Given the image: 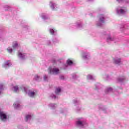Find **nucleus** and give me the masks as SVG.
<instances>
[{"label": "nucleus", "mask_w": 129, "mask_h": 129, "mask_svg": "<svg viewBox=\"0 0 129 129\" xmlns=\"http://www.w3.org/2000/svg\"><path fill=\"white\" fill-rule=\"evenodd\" d=\"M76 124L77 126H78L79 127H81V128H82L83 127H85V124H87L86 123L85 120L81 119L77 121L76 122Z\"/></svg>", "instance_id": "nucleus-4"}, {"label": "nucleus", "mask_w": 129, "mask_h": 129, "mask_svg": "<svg viewBox=\"0 0 129 129\" xmlns=\"http://www.w3.org/2000/svg\"><path fill=\"white\" fill-rule=\"evenodd\" d=\"M117 81L120 83H122V82L125 81V77H122L121 78H118L117 79Z\"/></svg>", "instance_id": "nucleus-15"}, {"label": "nucleus", "mask_w": 129, "mask_h": 129, "mask_svg": "<svg viewBox=\"0 0 129 129\" xmlns=\"http://www.w3.org/2000/svg\"><path fill=\"white\" fill-rule=\"evenodd\" d=\"M126 8L125 7H118L116 9V13L119 16H122L126 14Z\"/></svg>", "instance_id": "nucleus-1"}, {"label": "nucleus", "mask_w": 129, "mask_h": 129, "mask_svg": "<svg viewBox=\"0 0 129 129\" xmlns=\"http://www.w3.org/2000/svg\"><path fill=\"white\" fill-rule=\"evenodd\" d=\"M88 80H95L94 77L92 75H88L87 77Z\"/></svg>", "instance_id": "nucleus-21"}, {"label": "nucleus", "mask_w": 129, "mask_h": 129, "mask_svg": "<svg viewBox=\"0 0 129 129\" xmlns=\"http://www.w3.org/2000/svg\"><path fill=\"white\" fill-rule=\"evenodd\" d=\"M82 57L84 60H89L90 59V53L89 52H83Z\"/></svg>", "instance_id": "nucleus-7"}, {"label": "nucleus", "mask_w": 129, "mask_h": 129, "mask_svg": "<svg viewBox=\"0 0 129 129\" xmlns=\"http://www.w3.org/2000/svg\"><path fill=\"white\" fill-rule=\"evenodd\" d=\"M34 79L36 81H40V80H42V77L38 75H36L34 77Z\"/></svg>", "instance_id": "nucleus-22"}, {"label": "nucleus", "mask_w": 129, "mask_h": 129, "mask_svg": "<svg viewBox=\"0 0 129 129\" xmlns=\"http://www.w3.org/2000/svg\"><path fill=\"white\" fill-rule=\"evenodd\" d=\"M11 66H12V62H11L10 60H8L3 65V67L6 69L9 68Z\"/></svg>", "instance_id": "nucleus-9"}, {"label": "nucleus", "mask_w": 129, "mask_h": 129, "mask_svg": "<svg viewBox=\"0 0 129 129\" xmlns=\"http://www.w3.org/2000/svg\"><path fill=\"white\" fill-rule=\"evenodd\" d=\"M22 89H23L24 92L28 94L29 97H32V98H34V97H35V96L36 95V92H33L31 90H29L28 88L26 87H23L22 88Z\"/></svg>", "instance_id": "nucleus-2"}, {"label": "nucleus", "mask_w": 129, "mask_h": 129, "mask_svg": "<svg viewBox=\"0 0 129 129\" xmlns=\"http://www.w3.org/2000/svg\"><path fill=\"white\" fill-rule=\"evenodd\" d=\"M68 68V66L67 64H64L63 67V70H66Z\"/></svg>", "instance_id": "nucleus-38"}, {"label": "nucleus", "mask_w": 129, "mask_h": 129, "mask_svg": "<svg viewBox=\"0 0 129 129\" xmlns=\"http://www.w3.org/2000/svg\"><path fill=\"white\" fill-rule=\"evenodd\" d=\"M72 79H73L74 80H76L77 78H79V76L77 75V73H74L72 74Z\"/></svg>", "instance_id": "nucleus-17"}, {"label": "nucleus", "mask_w": 129, "mask_h": 129, "mask_svg": "<svg viewBox=\"0 0 129 129\" xmlns=\"http://www.w3.org/2000/svg\"><path fill=\"white\" fill-rule=\"evenodd\" d=\"M18 57L22 60H24L26 57V53H22V52L18 51Z\"/></svg>", "instance_id": "nucleus-12"}, {"label": "nucleus", "mask_w": 129, "mask_h": 129, "mask_svg": "<svg viewBox=\"0 0 129 129\" xmlns=\"http://www.w3.org/2000/svg\"><path fill=\"white\" fill-rule=\"evenodd\" d=\"M13 89L15 92H17L19 90V87L18 86H14L13 87Z\"/></svg>", "instance_id": "nucleus-34"}, {"label": "nucleus", "mask_w": 129, "mask_h": 129, "mask_svg": "<svg viewBox=\"0 0 129 129\" xmlns=\"http://www.w3.org/2000/svg\"><path fill=\"white\" fill-rule=\"evenodd\" d=\"M49 31L51 35H52L53 36L57 35V30H56V29L49 28Z\"/></svg>", "instance_id": "nucleus-11"}, {"label": "nucleus", "mask_w": 129, "mask_h": 129, "mask_svg": "<svg viewBox=\"0 0 129 129\" xmlns=\"http://www.w3.org/2000/svg\"><path fill=\"white\" fill-rule=\"evenodd\" d=\"M59 69L56 68L50 69L49 73L52 75H57V74H59Z\"/></svg>", "instance_id": "nucleus-6"}, {"label": "nucleus", "mask_w": 129, "mask_h": 129, "mask_svg": "<svg viewBox=\"0 0 129 129\" xmlns=\"http://www.w3.org/2000/svg\"><path fill=\"white\" fill-rule=\"evenodd\" d=\"M118 3H126V4H128V0H116Z\"/></svg>", "instance_id": "nucleus-30"}, {"label": "nucleus", "mask_w": 129, "mask_h": 129, "mask_svg": "<svg viewBox=\"0 0 129 129\" xmlns=\"http://www.w3.org/2000/svg\"><path fill=\"white\" fill-rule=\"evenodd\" d=\"M95 87H96V89H100L102 88V86L99 83H97L95 85Z\"/></svg>", "instance_id": "nucleus-23"}, {"label": "nucleus", "mask_w": 129, "mask_h": 129, "mask_svg": "<svg viewBox=\"0 0 129 129\" xmlns=\"http://www.w3.org/2000/svg\"><path fill=\"white\" fill-rule=\"evenodd\" d=\"M106 41L107 43H110V42L115 41V37L112 35H109L107 37Z\"/></svg>", "instance_id": "nucleus-8"}, {"label": "nucleus", "mask_w": 129, "mask_h": 129, "mask_svg": "<svg viewBox=\"0 0 129 129\" xmlns=\"http://www.w3.org/2000/svg\"><path fill=\"white\" fill-rule=\"evenodd\" d=\"M8 52H9V53H12V52H13V49H12V48L9 47V48H8Z\"/></svg>", "instance_id": "nucleus-39"}, {"label": "nucleus", "mask_w": 129, "mask_h": 129, "mask_svg": "<svg viewBox=\"0 0 129 129\" xmlns=\"http://www.w3.org/2000/svg\"><path fill=\"white\" fill-rule=\"evenodd\" d=\"M42 19L44 20V21H46L47 20H49V16L48 15L45 14H42L41 16Z\"/></svg>", "instance_id": "nucleus-14"}, {"label": "nucleus", "mask_w": 129, "mask_h": 129, "mask_svg": "<svg viewBox=\"0 0 129 129\" xmlns=\"http://www.w3.org/2000/svg\"><path fill=\"white\" fill-rule=\"evenodd\" d=\"M60 92H61V88H57L55 89V94H56V95L59 94V93H60Z\"/></svg>", "instance_id": "nucleus-26"}, {"label": "nucleus", "mask_w": 129, "mask_h": 129, "mask_svg": "<svg viewBox=\"0 0 129 129\" xmlns=\"http://www.w3.org/2000/svg\"><path fill=\"white\" fill-rule=\"evenodd\" d=\"M126 25H123L122 27L120 28V31H122L125 29Z\"/></svg>", "instance_id": "nucleus-37"}, {"label": "nucleus", "mask_w": 129, "mask_h": 129, "mask_svg": "<svg viewBox=\"0 0 129 129\" xmlns=\"http://www.w3.org/2000/svg\"><path fill=\"white\" fill-rule=\"evenodd\" d=\"M4 9H5V11H11V10H12V8H11V7L8 5H5L4 6Z\"/></svg>", "instance_id": "nucleus-24"}, {"label": "nucleus", "mask_w": 129, "mask_h": 129, "mask_svg": "<svg viewBox=\"0 0 129 129\" xmlns=\"http://www.w3.org/2000/svg\"><path fill=\"white\" fill-rule=\"evenodd\" d=\"M51 61L52 62V63H56V59L55 58H53L51 60Z\"/></svg>", "instance_id": "nucleus-40"}, {"label": "nucleus", "mask_w": 129, "mask_h": 129, "mask_svg": "<svg viewBox=\"0 0 129 129\" xmlns=\"http://www.w3.org/2000/svg\"><path fill=\"white\" fill-rule=\"evenodd\" d=\"M27 27V26H25V28H26Z\"/></svg>", "instance_id": "nucleus-45"}, {"label": "nucleus", "mask_w": 129, "mask_h": 129, "mask_svg": "<svg viewBox=\"0 0 129 129\" xmlns=\"http://www.w3.org/2000/svg\"><path fill=\"white\" fill-rule=\"evenodd\" d=\"M50 97H51V98H52V99H56V98H57V96H56V95H55L54 94H51L50 96Z\"/></svg>", "instance_id": "nucleus-33"}, {"label": "nucleus", "mask_w": 129, "mask_h": 129, "mask_svg": "<svg viewBox=\"0 0 129 129\" xmlns=\"http://www.w3.org/2000/svg\"><path fill=\"white\" fill-rule=\"evenodd\" d=\"M2 34H3V30H0V41H4V37L2 36Z\"/></svg>", "instance_id": "nucleus-31"}, {"label": "nucleus", "mask_w": 129, "mask_h": 129, "mask_svg": "<svg viewBox=\"0 0 129 129\" xmlns=\"http://www.w3.org/2000/svg\"><path fill=\"white\" fill-rule=\"evenodd\" d=\"M49 6L52 11H55L56 10V9H57V4H55L52 1L50 2Z\"/></svg>", "instance_id": "nucleus-10"}, {"label": "nucleus", "mask_w": 129, "mask_h": 129, "mask_svg": "<svg viewBox=\"0 0 129 129\" xmlns=\"http://www.w3.org/2000/svg\"><path fill=\"white\" fill-rule=\"evenodd\" d=\"M0 118L2 121L6 122L8 119H9V117H8V115L6 113H5L4 111H2L0 109Z\"/></svg>", "instance_id": "nucleus-5"}, {"label": "nucleus", "mask_w": 129, "mask_h": 129, "mask_svg": "<svg viewBox=\"0 0 129 129\" xmlns=\"http://www.w3.org/2000/svg\"><path fill=\"white\" fill-rule=\"evenodd\" d=\"M14 106V108H16V109H21V108H22V105H20V104L15 103Z\"/></svg>", "instance_id": "nucleus-19"}, {"label": "nucleus", "mask_w": 129, "mask_h": 129, "mask_svg": "<svg viewBox=\"0 0 129 129\" xmlns=\"http://www.w3.org/2000/svg\"><path fill=\"white\" fill-rule=\"evenodd\" d=\"M59 78H60V79H61V80H64V76H60L59 77Z\"/></svg>", "instance_id": "nucleus-41"}, {"label": "nucleus", "mask_w": 129, "mask_h": 129, "mask_svg": "<svg viewBox=\"0 0 129 129\" xmlns=\"http://www.w3.org/2000/svg\"><path fill=\"white\" fill-rule=\"evenodd\" d=\"M88 2H93V0H88Z\"/></svg>", "instance_id": "nucleus-44"}, {"label": "nucleus", "mask_w": 129, "mask_h": 129, "mask_svg": "<svg viewBox=\"0 0 129 129\" xmlns=\"http://www.w3.org/2000/svg\"><path fill=\"white\" fill-rule=\"evenodd\" d=\"M67 64L69 65V66H71L73 64V61L70 59H68L67 61Z\"/></svg>", "instance_id": "nucleus-27"}, {"label": "nucleus", "mask_w": 129, "mask_h": 129, "mask_svg": "<svg viewBox=\"0 0 129 129\" xmlns=\"http://www.w3.org/2000/svg\"><path fill=\"white\" fill-rule=\"evenodd\" d=\"M56 104H50L49 106H50L51 109H55L56 108Z\"/></svg>", "instance_id": "nucleus-29"}, {"label": "nucleus", "mask_w": 129, "mask_h": 129, "mask_svg": "<svg viewBox=\"0 0 129 129\" xmlns=\"http://www.w3.org/2000/svg\"><path fill=\"white\" fill-rule=\"evenodd\" d=\"M113 61L115 64L119 65L120 63V62H121V59L120 58H115L113 59Z\"/></svg>", "instance_id": "nucleus-13"}, {"label": "nucleus", "mask_w": 129, "mask_h": 129, "mask_svg": "<svg viewBox=\"0 0 129 129\" xmlns=\"http://www.w3.org/2000/svg\"><path fill=\"white\" fill-rule=\"evenodd\" d=\"M31 118H32V116L31 115H27L26 116L25 120L26 121H29L31 120Z\"/></svg>", "instance_id": "nucleus-25"}, {"label": "nucleus", "mask_w": 129, "mask_h": 129, "mask_svg": "<svg viewBox=\"0 0 129 129\" xmlns=\"http://www.w3.org/2000/svg\"><path fill=\"white\" fill-rule=\"evenodd\" d=\"M19 45L18 44V43H15L13 45V49H17L18 48Z\"/></svg>", "instance_id": "nucleus-35"}, {"label": "nucleus", "mask_w": 129, "mask_h": 129, "mask_svg": "<svg viewBox=\"0 0 129 129\" xmlns=\"http://www.w3.org/2000/svg\"><path fill=\"white\" fill-rule=\"evenodd\" d=\"M76 27L78 29H81V28H82V27H83V25H82V22H81V21L77 22Z\"/></svg>", "instance_id": "nucleus-16"}, {"label": "nucleus", "mask_w": 129, "mask_h": 129, "mask_svg": "<svg viewBox=\"0 0 129 129\" xmlns=\"http://www.w3.org/2000/svg\"><path fill=\"white\" fill-rule=\"evenodd\" d=\"M104 78L105 79V80H109L110 79V78L108 75H105L104 76Z\"/></svg>", "instance_id": "nucleus-32"}, {"label": "nucleus", "mask_w": 129, "mask_h": 129, "mask_svg": "<svg viewBox=\"0 0 129 129\" xmlns=\"http://www.w3.org/2000/svg\"><path fill=\"white\" fill-rule=\"evenodd\" d=\"M73 103L75 105H79L80 104V101L77 99H75L73 100Z\"/></svg>", "instance_id": "nucleus-18"}, {"label": "nucleus", "mask_w": 129, "mask_h": 129, "mask_svg": "<svg viewBox=\"0 0 129 129\" xmlns=\"http://www.w3.org/2000/svg\"><path fill=\"white\" fill-rule=\"evenodd\" d=\"M50 44H51V41H50L49 40H48L47 41V45H50Z\"/></svg>", "instance_id": "nucleus-42"}, {"label": "nucleus", "mask_w": 129, "mask_h": 129, "mask_svg": "<svg viewBox=\"0 0 129 129\" xmlns=\"http://www.w3.org/2000/svg\"><path fill=\"white\" fill-rule=\"evenodd\" d=\"M52 42L54 44H56V43H59V40H58V38H57L56 37H54L52 39Z\"/></svg>", "instance_id": "nucleus-28"}, {"label": "nucleus", "mask_w": 129, "mask_h": 129, "mask_svg": "<svg viewBox=\"0 0 129 129\" xmlns=\"http://www.w3.org/2000/svg\"><path fill=\"white\" fill-rule=\"evenodd\" d=\"M105 22V16H104V15L101 14L99 16V20L97 22L96 25L98 27H102Z\"/></svg>", "instance_id": "nucleus-3"}, {"label": "nucleus", "mask_w": 129, "mask_h": 129, "mask_svg": "<svg viewBox=\"0 0 129 129\" xmlns=\"http://www.w3.org/2000/svg\"><path fill=\"white\" fill-rule=\"evenodd\" d=\"M81 110V107L77 108V110H78V111H79Z\"/></svg>", "instance_id": "nucleus-43"}, {"label": "nucleus", "mask_w": 129, "mask_h": 129, "mask_svg": "<svg viewBox=\"0 0 129 129\" xmlns=\"http://www.w3.org/2000/svg\"><path fill=\"white\" fill-rule=\"evenodd\" d=\"M112 92V88H108L105 90V93L106 94H108V93H110V92Z\"/></svg>", "instance_id": "nucleus-20"}, {"label": "nucleus", "mask_w": 129, "mask_h": 129, "mask_svg": "<svg viewBox=\"0 0 129 129\" xmlns=\"http://www.w3.org/2000/svg\"><path fill=\"white\" fill-rule=\"evenodd\" d=\"M44 81H48V76L45 75L43 77Z\"/></svg>", "instance_id": "nucleus-36"}]
</instances>
